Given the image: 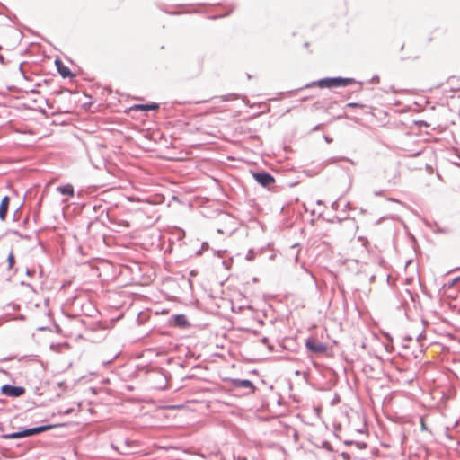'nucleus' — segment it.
<instances>
[{
  "label": "nucleus",
  "mask_w": 460,
  "mask_h": 460,
  "mask_svg": "<svg viewBox=\"0 0 460 460\" xmlns=\"http://www.w3.org/2000/svg\"><path fill=\"white\" fill-rule=\"evenodd\" d=\"M353 84H358L360 85L359 90L362 88V82L356 81L355 78L352 77H341V76H333V77H324L318 79L316 81H313L305 84L304 86H301L297 89L289 91V96H295L297 93L303 89L311 88L313 86H318L319 88H337V87H346L351 85Z\"/></svg>",
  "instance_id": "1"
},
{
  "label": "nucleus",
  "mask_w": 460,
  "mask_h": 460,
  "mask_svg": "<svg viewBox=\"0 0 460 460\" xmlns=\"http://www.w3.org/2000/svg\"><path fill=\"white\" fill-rule=\"evenodd\" d=\"M65 425L66 424H63V423H58V424L40 425V426L31 427V428L23 427V428H20V429L18 431L3 434L1 436V438L4 439H20V438H23L32 437V436L38 435L40 433L49 431L55 428L62 427Z\"/></svg>",
  "instance_id": "2"
},
{
  "label": "nucleus",
  "mask_w": 460,
  "mask_h": 460,
  "mask_svg": "<svg viewBox=\"0 0 460 460\" xmlns=\"http://www.w3.org/2000/svg\"><path fill=\"white\" fill-rule=\"evenodd\" d=\"M252 175L258 184L268 190H271L275 187V178L270 172L265 170H257L252 171Z\"/></svg>",
  "instance_id": "3"
},
{
  "label": "nucleus",
  "mask_w": 460,
  "mask_h": 460,
  "mask_svg": "<svg viewBox=\"0 0 460 460\" xmlns=\"http://www.w3.org/2000/svg\"><path fill=\"white\" fill-rule=\"evenodd\" d=\"M0 392L2 394L11 397V398H18L23 395L26 392L24 386L22 385H13L10 384H4L1 386Z\"/></svg>",
  "instance_id": "4"
},
{
  "label": "nucleus",
  "mask_w": 460,
  "mask_h": 460,
  "mask_svg": "<svg viewBox=\"0 0 460 460\" xmlns=\"http://www.w3.org/2000/svg\"><path fill=\"white\" fill-rule=\"evenodd\" d=\"M305 348L309 352L316 355L323 354L328 349V346L325 343L311 337L305 340Z\"/></svg>",
  "instance_id": "5"
},
{
  "label": "nucleus",
  "mask_w": 460,
  "mask_h": 460,
  "mask_svg": "<svg viewBox=\"0 0 460 460\" xmlns=\"http://www.w3.org/2000/svg\"><path fill=\"white\" fill-rule=\"evenodd\" d=\"M228 383L232 389L237 388H244L249 389L251 394L255 393L257 387L249 379H240V378H229Z\"/></svg>",
  "instance_id": "6"
},
{
  "label": "nucleus",
  "mask_w": 460,
  "mask_h": 460,
  "mask_svg": "<svg viewBox=\"0 0 460 460\" xmlns=\"http://www.w3.org/2000/svg\"><path fill=\"white\" fill-rule=\"evenodd\" d=\"M169 323L171 326L178 327L181 329H186L190 326V323L184 314H177L172 315L169 318Z\"/></svg>",
  "instance_id": "7"
},
{
  "label": "nucleus",
  "mask_w": 460,
  "mask_h": 460,
  "mask_svg": "<svg viewBox=\"0 0 460 460\" xmlns=\"http://www.w3.org/2000/svg\"><path fill=\"white\" fill-rule=\"evenodd\" d=\"M92 209L93 212L97 214L96 217H94V219L89 223V226H91L94 221H99L101 217L103 216V214L106 215V217H109L108 214V208L105 204H103L102 201L95 202Z\"/></svg>",
  "instance_id": "8"
},
{
  "label": "nucleus",
  "mask_w": 460,
  "mask_h": 460,
  "mask_svg": "<svg viewBox=\"0 0 460 460\" xmlns=\"http://www.w3.org/2000/svg\"><path fill=\"white\" fill-rule=\"evenodd\" d=\"M55 65L58 74L62 78H73L75 76V75L70 70V68L64 65L60 58H56Z\"/></svg>",
  "instance_id": "9"
},
{
  "label": "nucleus",
  "mask_w": 460,
  "mask_h": 460,
  "mask_svg": "<svg viewBox=\"0 0 460 460\" xmlns=\"http://www.w3.org/2000/svg\"><path fill=\"white\" fill-rule=\"evenodd\" d=\"M10 206V197L5 195L2 198L0 202V220L4 221L7 217Z\"/></svg>",
  "instance_id": "10"
},
{
  "label": "nucleus",
  "mask_w": 460,
  "mask_h": 460,
  "mask_svg": "<svg viewBox=\"0 0 460 460\" xmlns=\"http://www.w3.org/2000/svg\"><path fill=\"white\" fill-rule=\"evenodd\" d=\"M160 107V104L157 102H146V103H139L135 104L132 109L135 111H156Z\"/></svg>",
  "instance_id": "11"
},
{
  "label": "nucleus",
  "mask_w": 460,
  "mask_h": 460,
  "mask_svg": "<svg viewBox=\"0 0 460 460\" xmlns=\"http://www.w3.org/2000/svg\"><path fill=\"white\" fill-rule=\"evenodd\" d=\"M57 191L59 192L61 195L68 196L70 198L75 196V189L71 183L58 186Z\"/></svg>",
  "instance_id": "12"
},
{
  "label": "nucleus",
  "mask_w": 460,
  "mask_h": 460,
  "mask_svg": "<svg viewBox=\"0 0 460 460\" xmlns=\"http://www.w3.org/2000/svg\"><path fill=\"white\" fill-rule=\"evenodd\" d=\"M426 225L433 231L435 234H447L451 233V230L447 227H441L438 226L437 222L433 223H426Z\"/></svg>",
  "instance_id": "13"
},
{
  "label": "nucleus",
  "mask_w": 460,
  "mask_h": 460,
  "mask_svg": "<svg viewBox=\"0 0 460 460\" xmlns=\"http://www.w3.org/2000/svg\"><path fill=\"white\" fill-rule=\"evenodd\" d=\"M6 261H7V269L9 270H12L15 264V256H14V253L13 251H10V252L8 253Z\"/></svg>",
  "instance_id": "14"
},
{
  "label": "nucleus",
  "mask_w": 460,
  "mask_h": 460,
  "mask_svg": "<svg viewBox=\"0 0 460 460\" xmlns=\"http://www.w3.org/2000/svg\"><path fill=\"white\" fill-rule=\"evenodd\" d=\"M159 373L161 374V376L164 377V385H161L158 386L159 389H165L166 388V385H167V383H168V377L170 376V374L165 371L164 369L163 368H160V371Z\"/></svg>",
  "instance_id": "15"
},
{
  "label": "nucleus",
  "mask_w": 460,
  "mask_h": 460,
  "mask_svg": "<svg viewBox=\"0 0 460 460\" xmlns=\"http://www.w3.org/2000/svg\"><path fill=\"white\" fill-rule=\"evenodd\" d=\"M226 8H227L226 12H225L224 13H221V14L215 15L212 17V19L222 18V17H226V16L229 15L234 11V6L233 4H231L229 6H227Z\"/></svg>",
  "instance_id": "16"
},
{
  "label": "nucleus",
  "mask_w": 460,
  "mask_h": 460,
  "mask_svg": "<svg viewBox=\"0 0 460 460\" xmlns=\"http://www.w3.org/2000/svg\"><path fill=\"white\" fill-rule=\"evenodd\" d=\"M330 161H331V163H335V162H338V161H346V162H349V163L354 164V162L350 158L346 157V156L332 157V158H330Z\"/></svg>",
  "instance_id": "17"
},
{
  "label": "nucleus",
  "mask_w": 460,
  "mask_h": 460,
  "mask_svg": "<svg viewBox=\"0 0 460 460\" xmlns=\"http://www.w3.org/2000/svg\"><path fill=\"white\" fill-rule=\"evenodd\" d=\"M458 282H460V276L453 278L444 286L447 287V288H454Z\"/></svg>",
  "instance_id": "18"
},
{
  "label": "nucleus",
  "mask_w": 460,
  "mask_h": 460,
  "mask_svg": "<svg viewBox=\"0 0 460 460\" xmlns=\"http://www.w3.org/2000/svg\"><path fill=\"white\" fill-rule=\"evenodd\" d=\"M321 447L325 449L328 452H336V450L332 447L331 443L329 441H327V440H323L322 442Z\"/></svg>",
  "instance_id": "19"
},
{
  "label": "nucleus",
  "mask_w": 460,
  "mask_h": 460,
  "mask_svg": "<svg viewBox=\"0 0 460 460\" xmlns=\"http://www.w3.org/2000/svg\"><path fill=\"white\" fill-rule=\"evenodd\" d=\"M74 411H75V409L70 407V408H66L65 410L58 411V415H70L71 413L74 412Z\"/></svg>",
  "instance_id": "20"
},
{
  "label": "nucleus",
  "mask_w": 460,
  "mask_h": 460,
  "mask_svg": "<svg viewBox=\"0 0 460 460\" xmlns=\"http://www.w3.org/2000/svg\"><path fill=\"white\" fill-rule=\"evenodd\" d=\"M358 449L362 450V449H366L367 447V444L366 442H363V441H356L354 440V444Z\"/></svg>",
  "instance_id": "21"
},
{
  "label": "nucleus",
  "mask_w": 460,
  "mask_h": 460,
  "mask_svg": "<svg viewBox=\"0 0 460 460\" xmlns=\"http://www.w3.org/2000/svg\"><path fill=\"white\" fill-rule=\"evenodd\" d=\"M255 256H256V252H254V250L250 249L246 254V260L252 261V260H254Z\"/></svg>",
  "instance_id": "22"
},
{
  "label": "nucleus",
  "mask_w": 460,
  "mask_h": 460,
  "mask_svg": "<svg viewBox=\"0 0 460 460\" xmlns=\"http://www.w3.org/2000/svg\"><path fill=\"white\" fill-rule=\"evenodd\" d=\"M365 105L359 102H349L346 104L348 108H363Z\"/></svg>",
  "instance_id": "23"
},
{
  "label": "nucleus",
  "mask_w": 460,
  "mask_h": 460,
  "mask_svg": "<svg viewBox=\"0 0 460 460\" xmlns=\"http://www.w3.org/2000/svg\"><path fill=\"white\" fill-rule=\"evenodd\" d=\"M420 429L422 431H429V429H428V427L426 425L424 418L421 417L420 420Z\"/></svg>",
  "instance_id": "24"
},
{
  "label": "nucleus",
  "mask_w": 460,
  "mask_h": 460,
  "mask_svg": "<svg viewBox=\"0 0 460 460\" xmlns=\"http://www.w3.org/2000/svg\"><path fill=\"white\" fill-rule=\"evenodd\" d=\"M25 273H26V275H27L28 277H32V276H34V274L36 273V270H35L34 269H29V268H27V269H26V272H25Z\"/></svg>",
  "instance_id": "25"
},
{
  "label": "nucleus",
  "mask_w": 460,
  "mask_h": 460,
  "mask_svg": "<svg viewBox=\"0 0 460 460\" xmlns=\"http://www.w3.org/2000/svg\"><path fill=\"white\" fill-rule=\"evenodd\" d=\"M201 251L205 252L207 250L209 249V243L208 242H203L201 243V247H200Z\"/></svg>",
  "instance_id": "26"
},
{
  "label": "nucleus",
  "mask_w": 460,
  "mask_h": 460,
  "mask_svg": "<svg viewBox=\"0 0 460 460\" xmlns=\"http://www.w3.org/2000/svg\"><path fill=\"white\" fill-rule=\"evenodd\" d=\"M341 457L344 459V460H350L351 459V456L349 453L347 452H341Z\"/></svg>",
  "instance_id": "27"
},
{
  "label": "nucleus",
  "mask_w": 460,
  "mask_h": 460,
  "mask_svg": "<svg viewBox=\"0 0 460 460\" xmlns=\"http://www.w3.org/2000/svg\"><path fill=\"white\" fill-rule=\"evenodd\" d=\"M20 209H21V207H20V208H18L14 211V213H13V221H18V220H19L18 214H19Z\"/></svg>",
  "instance_id": "28"
},
{
  "label": "nucleus",
  "mask_w": 460,
  "mask_h": 460,
  "mask_svg": "<svg viewBox=\"0 0 460 460\" xmlns=\"http://www.w3.org/2000/svg\"><path fill=\"white\" fill-rule=\"evenodd\" d=\"M11 234L19 236L20 238H27V236H23L18 230H12Z\"/></svg>",
  "instance_id": "29"
},
{
  "label": "nucleus",
  "mask_w": 460,
  "mask_h": 460,
  "mask_svg": "<svg viewBox=\"0 0 460 460\" xmlns=\"http://www.w3.org/2000/svg\"><path fill=\"white\" fill-rule=\"evenodd\" d=\"M331 208L333 209V210H338L339 208V200H335L332 203L331 205Z\"/></svg>",
  "instance_id": "30"
},
{
  "label": "nucleus",
  "mask_w": 460,
  "mask_h": 460,
  "mask_svg": "<svg viewBox=\"0 0 460 460\" xmlns=\"http://www.w3.org/2000/svg\"><path fill=\"white\" fill-rule=\"evenodd\" d=\"M379 80H380V79H379V76H378L377 75H375L371 78L370 83L377 84V83H379Z\"/></svg>",
  "instance_id": "31"
},
{
  "label": "nucleus",
  "mask_w": 460,
  "mask_h": 460,
  "mask_svg": "<svg viewBox=\"0 0 460 460\" xmlns=\"http://www.w3.org/2000/svg\"><path fill=\"white\" fill-rule=\"evenodd\" d=\"M21 285H22V286H25V287H27V288H31V290H34L33 286H32L31 284H30V283H27V282H25V281H22V282H21Z\"/></svg>",
  "instance_id": "32"
},
{
  "label": "nucleus",
  "mask_w": 460,
  "mask_h": 460,
  "mask_svg": "<svg viewBox=\"0 0 460 460\" xmlns=\"http://www.w3.org/2000/svg\"><path fill=\"white\" fill-rule=\"evenodd\" d=\"M231 97H234V99H235L237 97V95L236 94H229V95L224 96L223 100L224 101H230Z\"/></svg>",
  "instance_id": "33"
},
{
  "label": "nucleus",
  "mask_w": 460,
  "mask_h": 460,
  "mask_svg": "<svg viewBox=\"0 0 460 460\" xmlns=\"http://www.w3.org/2000/svg\"><path fill=\"white\" fill-rule=\"evenodd\" d=\"M226 251L223 250H214V254L217 255L218 257L222 256V253H224Z\"/></svg>",
  "instance_id": "34"
},
{
  "label": "nucleus",
  "mask_w": 460,
  "mask_h": 460,
  "mask_svg": "<svg viewBox=\"0 0 460 460\" xmlns=\"http://www.w3.org/2000/svg\"><path fill=\"white\" fill-rule=\"evenodd\" d=\"M19 70H20L21 74L22 75L23 78L27 80L28 77L26 76V75H25V73H24V71L22 69V63L20 65Z\"/></svg>",
  "instance_id": "35"
},
{
  "label": "nucleus",
  "mask_w": 460,
  "mask_h": 460,
  "mask_svg": "<svg viewBox=\"0 0 460 460\" xmlns=\"http://www.w3.org/2000/svg\"><path fill=\"white\" fill-rule=\"evenodd\" d=\"M345 209L352 210V209H355V208L352 207L350 202H347L345 204Z\"/></svg>",
  "instance_id": "36"
},
{
  "label": "nucleus",
  "mask_w": 460,
  "mask_h": 460,
  "mask_svg": "<svg viewBox=\"0 0 460 460\" xmlns=\"http://www.w3.org/2000/svg\"><path fill=\"white\" fill-rule=\"evenodd\" d=\"M343 444H344V445H346V446H351V445H353V444H354V440H349V439H347V440H344V441H343Z\"/></svg>",
  "instance_id": "37"
},
{
  "label": "nucleus",
  "mask_w": 460,
  "mask_h": 460,
  "mask_svg": "<svg viewBox=\"0 0 460 460\" xmlns=\"http://www.w3.org/2000/svg\"><path fill=\"white\" fill-rule=\"evenodd\" d=\"M261 342L263 343V344H269V338L268 337H263L261 339Z\"/></svg>",
  "instance_id": "38"
},
{
  "label": "nucleus",
  "mask_w": 460,
  "mask_h": 460,
  "mask_svg": "<svg viewBox=\"0 0 460 460\" xmlns=\"http://www.w3.org/2000/svg\"><path fill=\"white\" fill-rule=\"evenodd\" d=\"M387 200L391 201V202H399V200L397 199H394V198H387Z\"/></svg>",
  "instance_id": "39"
},
{
  "label": "nucleus",
  "mask_w": 460,
  "mask_h": 460,
  "mask_svg": "<svg viewBox=\"0 0 460 460\" xmlns=\"http://www.w3.org/2000/svg\"><path fill=\"white\" fill-rule=\"evenodd\" d=\"M324 140L327 142V143H331L332 141V139L331 137H329L328 136H324Z\"/></svg>",
  "instance_id": "40"
},
{
  "label": "nucleus",
  "mask_w": 460,
  "mask_h": 460,
  "mask_svg": "<svg viewBox=\"0 0 460 460\" xmlns=\"http://www.w3.org/2000/svg\"><path fill=\"white\" fill-rule=\"evenodd\" d=\"M383 192H384L383 190H376V191L374 192V194L376 196H381L383 194Z\"/></svg>",
  "instance_id": "41"
},
{
  "label": "nucleus",
  "mask_w": 460,
  "mask_h": 460,
  "mask_svg": "<svg viewBox=\"0 0 460 460\" xmlns=\"http://www.w3.org/2000/svg\"><path fill=\"white\" fill-rule=\"evenodd\" d=\"M203 252H203V251H201V249H199L198 251H196V255H197V256H200V255H202V254H203Z\"/></svg>",
  "instance_id": "42"
},
{
  "label": "nucleus",
  "mask_w": 460,
  "mask_h": 460,
  "mask_svg": "<svg viewBox=\"0 0 460 460\" xmlns=\"http://www.w3.org/2000/svg\"><path fill=\"white\" fill-rule=\"evenodd\" d=\"M194 377V375H190V376H186L182 378V380H187V379H190V378H193Z\"/></svg>",
  "instance_id": "43"
},
{
  "label": "nucleus",
  "mask_w": 460,
  "mask_h": 460,
  "mask_svg": "<svg viewBox=\"0 0 460 460\" xmlns=\"http://www.w3.org/2000/svg\"><path fill=\"white\" fill-rule=\"evenodd\" d=\"M335 220H336L337 222L341 223L343 219H342V218H340V217H334V219H333V220H332V222H334Z\"/></svg>",
  "instance_id": "44"
},
{
  "label": "nucleus",
  "mask_w": 460,
  "mask_h": 460,
  "mask_svg": "<svg viewBox=\"0 0 460 460\" xmlns=\"http://www.w3.org/2000/svg\"><path fill=\"white\" fill-rule=\"evenodd\" d=\"M268 349H269L270 351H274V346H273V345H271V344H268Z\"/></svg>",
  "instance_id": "45"
},
{
  "label": "nucleus",
  "mask_w": 460,
  "mask_h": 460,
  "mask_svg": "<svg viewBox=\"0 0 460 460\" xmlns=\"http://www.w3.org/2000/svg\"><path fill=\"white\" fill-rule=\"evenodd\" d=\"M0 63L4 64V58L2 54H0Z\"/></svg>",
  "instance_id": "46"
},
{
  "label": "nucleus",
  "mask_w": 460,
  "mask_h": 460,
  "mask_svg": "<svg viewBox=\"0 0 460 460\" xmlns=\"http://www.w3.org/2000/svg\"><path fill=\"white\" fill-rule=\"evenodd\" d=\"M237 460H247V457H246V456H239L237 457Z\"/></svg>",
  "instance_id": "47"
},
{
  "label": "nucleus",
  "mask_w": 460,
  "mask_h": 460,
  "mask_svg": "<svg viewBox=\"0 0 460 460\" xmlns=\"http://www.w3.org/2000/svg\"><path fill=\"white\" fill-rule=\"evenodd\" d=\"M359 213H360V214H362V215H364V214H366V213H367V210L361 208L359 209Z\"/></svg>",
  "instance_id": "48"
},
{
  "label": "nucleus",
  "mask_w": 460,
  "mask_h": 460,
  "mask_svg": "<svg viewBox=\"0 0 460 460\" xmlns=\"http://www.w3.org/2000/svg\"><path fill=\"white\" fill-rule=\"evenodd\" d=\"M190 276H195L197 274L196 270H191L190 272Z\"/></svg>",
  "instance_id": "49"
},
{
  "label": "nucleus",
  "mask_w": 460,
  "mask_h": 460,
  "mask_svg": "<svg viewBox=\"0 0 460 460\" xmlns=\"http://www.w3.org/2000/svg\"><path fill=\"white\" fill-rule=\"evenodd\" d=\"M56 330H57L58 332H60V327H59V325L56 324Z\"/></svg>",
  "instance_id": "50"
},
{
  "label": "nucleus",
  "mask_w": 460,
  "mask_h": 460,
  "mask_svg": "<svg viewBox=\"0 0 460 460\" xmlns=\"http://www.w3.org/2000/svg\"><path fill=\"white\" fill-rule=\"evenodd\" d=\"M319 127H320V125H316V126L313 128V130H317V129L319 128Z\"/></svg>",
  "instance_id": "51"
},
{
  "label": "nucleus",
  "mask_w": 460,
  "mask_h": 460,
  "mask_svg": "<svg viewBox=\"0 0 460 460\" xmlns=\"http://www.w3.org/2000/svg\"><path fill=\"white\" fill-rule=\"evenodd\" d=\"M408 58H409V57H408V58L402 57V58H401V60H402V61H404V60H406V59H408Z\"/></svg>",
  "instance_id": "52"
},
{
  "label": "nucleus",
  "mask_w": 460,
  "mask_h": 460,
  "mask_svg": "<svg viewBox=\"0 0 460 460\" xmlns=\"http://www.w3.org/2000/svg\"><path fill=\"white\" fill-rule=\"evenodd\" d=\"M375 278H376V277H375V275H372V276L370 277V280H371V281H374Z\"/></svg>",
  "instance_id": "53"
},
{
  "label": "nucleus",
  "mask_w": 460,
  "mask_h": 460,
  "mask_svg": "<svg viewBox=\"0 0 460 460\" xmlns=\"http://www.w3.org/2000/svg\"><path fill=\"white\" fill-rule=\"evenodd\" d=\"M29 218L28 217L23 220V224H26L28 222Z\"/></svg>",
  "instance_id": "54"
},
{
  "label": "nucleus",
  "mask_w": 460,
  "mask_h": 460,
  "mask_svg": "<svg viewBox=\"0 0 460 460\" xmlns=\"http://www.w3.org/2000/svg\"><path fill=\"white\" fill-rule=\"evenodd\" d=\"M246 76H247L248 79L252 78V75L250 74H247Z\"/></svg>",
  "instance_id": "55"
},
{
  "label": "nucleus",
  "mask_w": 460,
  "mask_h": 460,
  "mask_svg": "<svg viewBox=\"0 0 460 460\" xmlns=\"http://www.w3.org/2000/svg\"><path fill=\"white\" fill-rule=\"evenodd\" d=\"M383 217L379 218L376 222V224H379L382 221Z\"/></svg>",
  "instance_id": "56"
},
{
  "label": "nucleus",
  "mask_w": 460,
  "mask_h": 460,
  "mask_svg": "<svg viewBox=\"0 0 460 460\" xmlns=\"http://www.w3.org/2000/svg\"><path fill=\"white\" fill-rule=\"evenodd\" d=\"M390 88H391V90H392L393 92H395L394 87L393 85H391V87H390Z\"/></svg>",
  "instance_id": "57"
},
{
  "label": "nucleus",
  "mask_w": 460,
  "mask_h": 460,
  "mask_svg": "<svg viewBox=\"0 0 460 460\" xmlns=\"http://www.w3.org/2000/svg\"><path fill=\"white\" fill-rule=\"evenodd\" d=\"M345 219H350V217H346ZM353 222H355V218H351Z\"/></svg>",
  "instance_id": "58"
},
{
  "label": "nucleus",
  "mask_w": 460,
  "mask_h": 460,
  "mask_svg": "<svg viewBox=\"0 0 460 460\" xmlns=\"http://www.w3.org/2000/svg\"><path fill=\"white\" fill-rule=\"evenodd\" d=\"M316 203H317L318 205L323 204V202H322L321 200H318Z\"/></svg>",
  "instance_id": "59"
},
{
  "label": "nucleus",
  "mask_w": 460,
  "mask_h": 460,
  "mask_svg": "<svg viewBox=\"0 0 460 460\" xmlns=\"http://www.w3.org/2000/svg\"><path fill=\"white\" fill-rule=\"evenodd\" d=\"M403 49H404V45L402 44V45L401 46V49H401V50H403Z\"/></svg>",
  "instance_id": "60"
},
{
  "label": "nucleus",
  "mask_w": 460,
  "mask_h": 460,
  "mask_svg": "<svg viewBox=\"0 0 460 460\" xmlns=\"http://www.w3.org/2000/svg\"><path fill=\"white\" fill-rule=\"evenodd\" d=\"M10 359H11V358H4V361H6V360H10Z\"/></svg>",
  "instance_id": "61"
},
{
  "label": "nucleus",
  "mask_w": 460,
  "mask_h": 460,
  "mask_svg": "<svg viewBox=\"0 0 460 460\" xmlns=\"http://www.w3.org/2000/svg\"><path fill=\"white\" fill-rule=\"evenodd\" d=\"M334 436H335L337 438H339V439H340V437H339V435H338V434H336V433H335V434H334Z\"/></svg>",
  "instance_id": "62"
},
{
  "label": "nucleus",
  "mask_w": 460,
  "mask_h": 460,
  "mask_svg": "<svg viewBox=\"0 0 460 460\" xmlns=\"http://www.w3.org/2000/svg\"><path fill=\"white\" fill-rule=\"evenodd\" d=\"M253 281L254 282L258 281V279L257 278H253Z\"/></svg>",
  "instance_id": "63"
},
{
  "label": "nucleus",
  "mask_w": 460,
  "mask_h": 460,
  "mask_svg": "<svg viewBox=\"0 0 460 460\" xmlns=\"http://www.w3.org/2000/svg\"><path fill=\"white\" fill-rule=\"evenodd\" d=\"M39 207L41 205V199L38 202Z\"/></svg>",
  "instance_id": "64"
}]
</instances>
